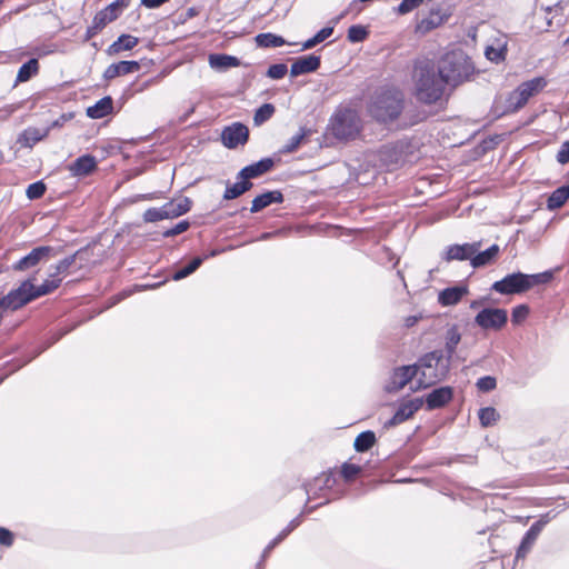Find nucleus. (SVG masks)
Listing matches in <instances>:
<instances>
[{
    "label": "nucleus",
    "mask_w": 569,
    "mask_h": 569,
    "mask_svg": "<svg viewBox=\"0 0 569 569\" xmlns=\"http://www.w3.org/2000/svg\"><path fill=\"white\" fill-rule=\"evenodd\" d=\"M441 360V353L438 351L426 355L418 366H406L397 369L391 378L390 390L402 389L413 377L419 375V387H428L441 380L447 368L442 367L438 370L436 367Z\"/></svg>",
    "instance_id": "nucleus-1"
},
{
    "label": "nucleus",
    "mask_w": 569,
    "mask_h": 569,
    "mask_svg": "<svg viewBox=\"0 0 569 569\" xmlns=\"http://www.w3.org/2000/svg\"><path fill=\"white\" fill-rule=\"evenodd\" d=\"M413 92L425 103L438 101L447 84L439 68L428 59L418 60L412 72Z\"/></svg>",
    "instance_id": "nucleus-2"
},
{
    "label": "nucleus",
    "mask_w": 569,
    "mask_h": 569,
    "mask_svg": "<svg viewBox=\"0 0 569 569\" xmlns=\"http://www.w3.org/2000/svg\"><path fill=\"white\" fill-rule=\"evenodd\" d=\"M547 81L542 77H537L520 83L508 97H498L493 104V110L498 116L512 113L526 106L528 100L538 94Z\"/></svg>",
    "instance_id": "nucleus-3"
},
{
    "label": "nucleus",
    "mask_w": 569,
    "mask_h": 569,
    "mask_svg": "<svg viewBox=\"0 0 569 569\" xmlns=\"http://www.w3.org/2000/svg\"><path fill=\"white\" fill-rule=\"evenodd\" d=\"M551 277L552 274L550 272L535 274L515 272L506 276L499 281H496L492 284V290L501 295H519L538 284L549 282Z\"/></svg>",
    "instance_id": "nucleus-4"
},
{
    "label": "nucleus",
    "mask_w": 569,
    "mask_h": 569,
    "mask_svg": "<svg viewBox=\"0 0 569 569\" xmlns=\"http://www.w3.org/2000/svg\"><path fill=\"white\" fill-rule=\"evenodd\" d=\"M402 110V97L399 91H385L375 97L369 112L380 122L395 120Z\"/></svg>",
    "instance_id": "nucleus-5"
},
{
    "label": "nucleus",
    "mask_w": 569,
    "mask_h": 569,
    "mask_svg": "<svg viewBox=\"0 0 569 569\" xmlns=\"http://www.w3.org/2000/svg\"><path fill=\"white\" fill-rule=\"evenodd\" d=\"M438 68L446 83L452 86L466 80L472 72L471 62L462 52L446 54Z\"/></svg>",
    "instance_id": "nucleus-6"
},
{
    "label": "nucleus",
    "mask_w": 569,
    "mask_h": 569,
    "mask_svg": "<svg viewBox=\"0 0 569 569\" xmlns=\"http://www.w3.org/2000/svg\"><path fill=\"white\" fill-rule=\"evenodd\" d=\"M361 128L358 113L349 108L338 109L330 123L332 134L340 140L356 138Z\"/></svg>",
    "instance_id": "nucleus-7"
},
{
    "label": "nucleus",
    "mask_w": 569,
    "mask_h": 569,
    "mask_svg": "<svg viewBox=\"0 0 569 569\" xmlns=\"http://www.w3.org/2000/svg\"><path fill=\"white\" fill-rule=\"evenodd\" d=\"M33 299H36L34 284L29 279L0 299V313L4 310H17Z\"/></svg>",
    "instance_id": "nucleus-8"
},
{
    "label": "nucleus",
    "mask_w": 569,
    "mask_h": 569,
    "mask_svg": "<svg viewBox=\"0 0 569 569\" xmlns=\"http://www.w3.org/2000/svg\"><path fill=\"white\" fill-rule=\"evenodd\" d=\"M508 321V313L500 308H485L475 318V322L485 330H500Z\"/></svg>",
    "instance_id": "nucleus-9"
},
{
    "label": "nucleus",
    "mask_w": 569,
    "mask_h": 569,
    "mask_svg": "<svg viewBox=\"0 0 569 569\" xmlns=\"http://www.w3.org/2000/svg\"><path fill=\"white\" fill-rule=\"evenodd\" d=\"M249 137L248 128L240 123L234 122L229 127H226L221 133V140L224 147L229 149L237 148L240 144H244Z\"/></svg>",
    "instance_id": "nucleus-10"
},
{
    "label": "nucleus",
    "mask_w": 569,
    "mask_h": 569,
    "mask_svg": "<svg viewBox=\"0 0 569 569\" xmlns=\"http://www.w3.org/2000/svg\"><path fill=\"white\" fill-rule=\"evenodd\" d=\"M549 515H545L530 527L517 551V558H522L526 556L541 532L542 528L549 522Z\"/></svg>",
    "instance_id": "nucleus-11"
},
{
    "label": "nucleus",
    "mask_w": 569,
    "mask_h": 569,
    "mask_svg": "<svg viewBox=\"0 0 569 569\" xmlns=\"http://www.w3.org/2000/svg\"><path fill=\"white\" fill-rule=\"evenodd\" d=\"M480 242L453 244L447 248L445 252V260H467L478 252L480 249Z\"/></svg>",
    "instance_id": "nucleus-12"
},
{
    "label": "nucleus",
    "mask_w": 569,
    "mask_h": 569,
    "mask_svg": "<svg viewBox=\"0 0 569 569\" xmlns=\"http://www.w3.org/2000/svg\"><path fill=\"white\" fill-rule=\"evenodd\" d=\"M422 403L423 400L419 398L402 403L386 426L392 427L408 420L421 408Z\"/></svg>",
    "instance_id": "nucleus-13"
},
{
    "label": "nucleus",
    "mask_w": 569,
    "mask_h": 569,
    "mask_svg": "<svg viewBox=\"0 0 569 569\" xmlns=\"http://www.w3.org/2000/svg\"><path fill=\"white\" fill-rule=\"evenodd\" d=\"M448 16L442 12L440 8H433L430 10L428 17L421 19L416 27L417 32L428 33L431 30L441 26Z\"/></svg>",
    "instance_id": "nucleus-14"
},
{
    "label": "nucleus",
    "mask_w": 569,
    "mask_h": 569,
    "mask_svg": "<svg viewBox=\"0 0 569 569\" xmlns=\"http://www.w3.org/2000/svg\"><path fill=\"white\" fill-rule=\"evenodd\" d=\"M51 252L50 247L34 248L29 254L20 259L14 266V270L23 271L37 266L41 260L46 259Z\"/></svg>",
    "instance_id": "nucleus-15"
},
{
    "label": "nucleus",
    "mask_w": 569,
    "mask_h": 569,
    "mask_svg": "<svg viewBox=\"0 0 569 569\" xmlns=\"http://www.w3.org/2000/svg\"><path fill=\"white\" fill-rule=\"evenodd\" d=\"M320 66V58L313 54L305 56L297 59L290 68L292 77L316 71Z\"/></svg>",
    "instance_id": "nucleus-16"
},
{
    "label": "nucleus",
    "mask_w": 569,
    "mask_h": 569,
    "mask_svg": "<svg viewBox=\"0 0 569 569\" xmlns=\"http://www.w3.org/2000/svg\"><path fill=\"white\" fill-rule=\"evenodd\" d=\"M140 69L138 61H120L110 64L103 73L106 80H111L120 76L133 73Z\"/></svg>",
    "instance_id": "nucleus-17"
},
{
    "label": "nucleus",
    "mask_w": 569,
    "mask_h": 569,
    "mask_svg": "<svg viewBox=\"0 0 569 569\" xmlns=\"http://www.w3.org/2000/svg\"><path fill=\"white\" fill-rule=\"evenodd\" d=\"M68 266H69V262L61 261L56 267V272L52 273L49 279L44 280L43 283L39 287L34 286L36 298L48 295V293L52 292L54 289H57L61 282V279L57 278V276L60 272L64 271L68 268Z\"/></svg>",
    "instance_id": "nucleus-18"
},
{
    "label": "nucleus",
    "mask_w": 569,
    "mask_h": 569,
    "mask_svg": "<svg viewBox=\"0 0 569 569\" xmlns=\"http://www.w3.org/2000/svg\"><path fill=\"white\" fill-rule=\"evenodd\" d=\"M466 295H468V288L466 286L450 287L439 292L438 301L443 307L455 306Z\"/></svg>",
    "instance_id": "nucleus-19"
},
{
    "label": "nucleus",
    "mask_w": 569,
    "mask_h": 569,
    "mask_svg": "<svg viewBox=\"0 0 569 569\" xmlns=\"http://www.w3.org/2000/svg\"><path fill=\"white\" fill-rule=\"evenodd\" d=\"M96 167L97 161L94 157L84 154L69 166V171L73 177H84L91 173Z\"/></svg>",
    "instance_id": "nucleus-20"
},
{
    "label": "nucleus",
    "mask_w": 569,
    "mask_h": 569,
    "mask_svg": "<svg viewBox=\"0 0 569 569\" xmlns=\"http://www.w3.org/2000/svg\"><path fill=\"white\" fill-rule=\"evenodd\" d=\"M452 398V389L450 387H441L432 390L426 397L428 409H436L445 406Z\"/></svg>",
    "instance_id": "nucleus-21"
},
{
    "label": "nucleus",
    "mask_w": 569,
    "mask_h": 569,
    "mask_svg": "<svg viewBox=\"0 0 569 569\" xmlns=\"http://www.w3.org/2000/svg\"><path fill=\"white\" fill-rule=\"evenodd\" d=\"M168 214L167 219L178 218L191 209V200L187 197L173 199L162 206Z\"/></svg>",
    "instance_id": "nucleus-22"
},
{
    "label": "nucleus",
    "mask_w": 569,
    "mask_h": 569,
    "mask_svg": "<svg viewBox=\"0 0 569 569\" xmlns=\"http://www.w3.org/2000/svg\"><path fill=\"white\" fill-rule=\"evenodd\" d=\"M139 43L137 37L130 34H121L112 44L107 49L110 57L117 56L122 51L131 50Z\"/></svg>",
    "instance_id": "nucleus-23"
},
{
    "label": "nucleus",
    "mask_w": 569,
    "mask_h": 569,
    "mask_svg": "<svg viewBox=\"0 0 569 569\" xmlns=\"http://www.w3.org/2000/svg\"><path fill=\"white\" fill-rule=\"evenodd\" d=\"M272 160L264 159L257 163L244 167L238 174L239 179L249 180L251 178H256L267 171H269L272 167Z\"/></svg>",
    "instance_id": "nucleus-24"
},
{
    "label": "nucleus",
    "mask_w": 569,
    "mask_h": 569,
    "mask_svg": "<svg viewBox=\"0 0 569 569\" xmlns=\"http://www.w3.org/2000/svg\"><path fill=\"white\" fill-rule=\"evenodd\" d=\"M119 16V2H113L99 11L94 18L93 22L96 23V28L103 29L108 23L116 20Z\"/></svg>",
    "instance_id": "nucleus-25"
},
{
    "label": "nucleus",
    "mask_w": 569,
    "mask_h": 569,
    "mask_svg": "<svg viewBox=\"0 0 569 569\" xmlns=\"http://www.w3.org/2000/svg\"><path fill=\"white\" fill-rule=\"evenodd\" d=\"M240 64L238 58L228 54L213 53L209 56V66L218 71H224Z\"/></svg>",
    "instance_id": "nucleus-26"
},
{
    "label": "nucleus",
    "mask_w": 569,
    "mask_h": 569,
    "mask_svg": "<svg viewBox=\"0 0 569 569\" xmlns=\"http://www.w3.org/2000/svg\"><path fill=\"white\" fill-rule=\"evenodd\" d=\"M282 201V193L280 191H268L252 200L251 212H258L271 203Z\"/></svg>",
    "instance_id": "nucleus-27"
},
{
    "label": "nucleus",
    "mask_w": 569,
    "mask_h": 569,
    "mask_svg": "<svg viewBox=\"0 0 569 569\" xmlns=\"http://www.w3.org/2000/svg\"><path fill=\"white\" fill-rule=\"evenodd\" d=\"M112 108V99L104 97L87 109V116L91 119H100L110 114Z\"/></svg>",
    "instance_id": "nucleus-28"
},
{
    "label": "nucleus",
    "mask_w": 569,
    "mask_h": 569,
    "mask_svg": "<svg viewBox=\"0 0 569 569\" xmlns=\"http://www.w3.org/2000/svg\"><path fill=\"white\" fill-rule=\"evenodd\" d=\"M499 253V247L497 244H492L490 248L482 252H477L471 257V266L473 268H479L490 263Z\"/></svg>",
    "instance_id": "nucleus-29"
},
{
    "label": "nucleus",
    "mask_w": 569,
    "mask_h": 569,
    "mask_svg": "<svg viewBox=\"0 0 569 569\" xmlns=\"http://www.w3.org/2000/svg\"><path fill=\"white\" fill-rule=\"evenodd\" d=\"M39 72V62L37 59H30L23 63L17 73L16 83H22L29 81L32 77Z\"/></svg>",
    "instance_id": "nucleus-30"
},
{
    "label": "nucleus",
    "mask_w": 569,
    "mask_h": 569,
    "mask_svg": "<svg viewBox=\"0 0 569 569\" xmlns=\"http://www.w3.org/2000/svg\"><path fill=\"white\" fill-rule=\"evenodd\" d=\"M569 199V186H562L556 189L547 201V207L550 210L558 209L562 207L566 201Z\"/></svg>",
    "instance_id": "nucleus-31"
},
{
    "label": "nucleus",
    "mask_w": 569,
    "mask_h": 569,
    "mask_svg": "<svg viewBox=\"0 0 569 569\" xmlns=\"http://www.w3.org/2000/svg\"><path fill=\"white\" fill-rule=\"evenodd\" d=\"M461 340V335L457 326L449 328L445 336V348L448 357L451 358L456 351L457 346Z\"/></svg>",
    "instance_id": "nucleus-32"
},
{
    "label": "nucleus",
    "mask_w": 569,
    "mask_h": 569,
    "mask_svg": "<svg viewBox=\"0 0 569 569\" xmlns=\"http://www.w3.org/2000/svg\"><path fill=\"white\" fill-rule=\"evenodd\" d=\"M506 53H507V42L506 41L499 42L497 46H493V44L488 46L485 51L487 59L492 62H496V63L503 61L506 58Z\"/></svg>",
    "instance_id": "nucleus-33"
},
{
    "label": "nucleus",
    "mask_w": 569,
    "mask_h": 569,
    "mask_svg": "<svg viewBox=\"0 0 569 569\" xmlns=\"http://www.w3.org/2000/svg\"><path fill=\"white\" fill-rule=\"evenodd\" d=\"M251 186V182L240 179V181L236 182L234 184L227 187L223 198L226 200L236 199L249 190Z\"/></svg>",
    "instance_id": "nucleus-34"
},
{
    "label": "nucleus",
    "mask_w": 569,
    "mask_h": 569,
    "mask_svg": "<svg viewBox=\"0 0 569 569\" xmlns=\"http://www.w3.org/2000/svg\"><path fill=\"white\" fill-rule=\"evenodd\" d=\"M376 442V436L372 431L361 432L355 440V449L359 452L369 450Z\"/></svg>",
    "instance_id": "nucleus-35"
},
{
    "label": "nucleus",
    "mask_w": 569,
    "mask_h": 569,
    "mask_svg": "<svg viewBox=\"0 0 569 569\" xmlns=\"http://www.w3.org/2000/svg\"><path fill=\"white\" fill-rule=\"evenodd\" d=\"M256 43L259 47L269 48V47H281L286 43L283 38L276 36L273 33H260L256 37Z\"/></svg>",
    "instance_id": "nucleus-36"
},
{
    "label": "nucleus",
    "mask_w": 569,
    "mask_h": 569,
    "mask_svg": "<svg viewBox=\"0 0 569 569\" xmlns=\"http://www.w3.org/2000/svg\"><path fill=\"white\" fill-rule=\"evenodd\" d=\"M479 419L482 427H489L497 422L499 413L492 407H486L479 410Z\"/></svg>",
    "instance_id": "nucleus-37"
},
{
    "label": "nucleus",
    "mask_w": 569,
    "mask_h": 569,
    "mask_svg": "<svg viewBox=\"0 0 569 569\" xmlns=\"http://www.w3.org/2000/svg\"><path fill=\"white\" fill-rule=\"evenodd\" d=\"M274 112V107L271 103L262 104L254 113L253 121L257 126H260L264 121L271 118Z\"/></svg>",
    "instance_id": "nucleus-38"
},
{
    "label": "nucleus",
    "mask_w": 569,
    "mask_h": 569,
    "mask_svg": "<svg viewBox=\"0 0 569 569\" xmlns=\"http://www.w3.org/2000/svg\"><path fill=\"white\" fill-rule=\"evenodd\" d=\"M368 37V30L366 27L360 24L351 26L348 29V40L350 42H361Z\"/></svg>",
    "instance_id": "nucleus-39"
},
{
    "label": "nucleus",
    "mask_w": 569,
    "mask_h": 569,
    "mask_svg": "<svg viewBox=\"0 0 569 569\" xmlns=\"http://www.w3.org/2000/svg\"><path fill=\"white\" fill-rule=\"evenodd\" d=\"M42 137L43 136L39 132V130L29 129L21 134L19 142L24 147H32L34 143L40 141Z\"/></svg>",
    "instance_id": "nucleus-40"
},
{
    "label": "nucleus",
    "mask_w": 569,
    "mask_h": 569,
    "mask_svg": "<svg viewBox=\"0 0 569 569\" xmlns=\"http://www.w3.org/2000/svg\"><path fill=\"white\" fill-rule=\"evenodd\" d=\"M168 214L163 207L160 208H150L144 211L143 219L146 222H157L163 219H167Z\"/></svg>",
    "instance_id": "nucleus-41"
},
{
    "label": "nucleus",
    "mask_w": 569,
    "mask_h": 569,
    "mask_svg": "<svg viewBox=\"0 0 569 569\" xmlns=\"http://www.w3.org/2000/svg\"><path fill=\"white\" fill-rule=\"evenodd\" d=\"M529 315V307L527 305H519L512 309L511 320L515 325H520Z\"/></svg>",
    "instance_id": "nucleus-42"
},
{
    "label": "nucleus",
    "mask_w": 569,
    "mask_h": 569,
    "mask_svg": "<svg viewBox=\"0 0 569 569\" xmlns=\"http://www.w3.org/2000/svg\"><path fill=\"white\" fill-rule=\"evenodd\" d=\"M425 0H402V2L397 8V12L399 14H407L415 9L419 8Z\"/></svg>",
    "instance_id": "nucleus-43"
},
{
    "label": "nucleus",
    "mask_w": 569,
    "mask_h": 569,
    "mask_svg": "<svg viewBox=\"0 0 569 569\" xmlns=\"http://www.w3.org/2000/svg\"><path fill=\"white\" fill-rule=\"evenodd\" d=\"M288 68L283 63H277L269 67L267 74L271 79H281L286 76Z\"/></svg>",
    "instance_id": "nucleus-44"
},
{
    "label": "nucleus",
    "mask_w": 569,
    "mask_h": 569,
    "mask_svg": "<svg viewBox=\"0 0 569 569\" xmlns=\"http://www.w3.org/2000/svg\"><path fill=\"white\" fill-rule=\"evenodd\" d=\"M44 191L46 186L42 182H34L27 188L26 193L29 199H38L44 193Z\"/></svg>",
    "instance_id": "nucleus-45"
},
{
    "label": "nucleus",
    "mask_w": 569,
    "mask_h": 569,
    "mask_svg": "<svg viewBox=\"0 0 569 569\" xmlns=\"http://www.w3.org/2000/svg\"><path fill=\"white\" fill-rule=\"evenodd\" d=\"M496 386H497L496 378H493L491 376L482 377V378L478 379V381H477L478 389L481 391H485V392L493 390L496 388Z\"/></svg>",
    "instance_id": "nucleus-46"
},
{
    "label": "nucleus",
    "mask_w": 569,
    "mask_h": 569,
    "mask_svg": "<svg viewBox=\"0 0 569 569\" xmlns=\"http://www.w3.org/2000/svg\"><path fill=\"white\" fill-rule=\"evenodd\" d=\"M306 137V131L303 129L300 130L297 134L291 137L288 144L284 147L286 152H292L295 151L302 142V140Z\"/></svg>",
    "instance_id": "nucleus-47"
},
{
    "label": "nucleus",
    "mask_w": 569,
    "mask_h": 569,
    "mask_svg": "<svg viewBox=\"0 0 569 569\" xmlns=\"http://www.w3.org/2000/svg\"><path fill=\"white\" fill-rule=\"evenodd\" d=\"M360 472V467L352 463H345L341 469V473L345 479L351 480Z\"/></svg>",
    "instance_id": "nucleus-48"
},
{
    "label": "nucleus",
    "mask_w": 569,
    "mask_h": 569,
    "mask_svg": "<svg viewBox=\"0 0 569 569\" xmlns=\"http://www.w3.org/2000/svg\"><path fill=\"white\" fill-rule=\"evenodd\" d=\"M189 222L188 221H180L179 223H177L173 228L171 229H168L163 232V236L164 237H173L176 234H180L184 231L188 230L189 228Z\"/></svg>",
    "instance_id": "nucleus-49"
},
{
    "label": "nucleus",
    "mask_w": 569,
    "mask_h": 569,
    "mask_svg": "<svg viewBox=\"0 0 569 569\" xmlns=\"http://www.w3.org/2000/svg\"><path fill=\"white\" fill-rule=\"evenodd\" d=\"M557 161L561 164L569 162V141H566L561 144L557 153Z\"/></svg>",
    "instance_id": "nucleus-50"
},
{
    "label": "nucleus",
    "mask_w": 569,
    "mask_h": 569,
    "mask_svg": "<svg viewBox=\"0 0 569 569\" xmlns=\"http://www.w3.org/2000/svg\"><path fill=\"white\" fill-rule=\"evenodd\" d=\"M12 541H13L12 533L4 528H0V545L11 546Z\"/></svg>",
    "instance_id": "nucleus-51"
},
{
    "label": "nucleus",
    "mask_w": 569,
    "mask_h": 569,
    "mask_svg": "<svg viewBox=\"0 0 569 569\" xmlns=\"http://www.w3.org/2000/svg\"><path fill=\"white\" fill-rule=\"evenodd\" d=\"M332 32H333V28L332 27L322 28L316 34V41H318L319 43L322 42L323 40L329 38L332 34Z\"/></svg>",
    "instance_id": "nucleus-52"
},
{
    "label": "nucleus",
    "mask_w": 569,
    "mask_h": 569,
    "mask_svg": "<svg viewBox=\"0 0 569 569\" xmlns=\"http://www.w3.org/2000/svg\"><path fill=\"white\" fill-rule=\"evenodd\" d=\"M168 1L169 0H141V4L147 8H158Z\"/></svg>",
    "instance_id": "nucleus-53"
},
{
    "label": "nucleus",
    "mask_w": 569,
    "mask_h": 569,
    "mask_svg": "<svg viewBox=\"0 0 569 569\" xmlns=\"http://www.w3.org/2000/svg\"><path fill=\"white\" fill-rule=\"evenodd\" d=\"M201 263H202V259L201 258H194L192 261H190L186 266V268H187L188 272L191 274L192 272H194L200 267Z\"/></svg>",
    "instance_id": "nucleus-54"
},
{
    "label": "nucleus",
    "mask_w": 569,
    "mask_h": 569,
    "mask_svg": "<svg viewBox=\"0 0 569 569\" xmlns=\"http://www.w3.org/2000/svg\"><path fill=\"white\" fill-rule=\"evenodd\" d=\"M100 30V28H96V23L92 21V24L87 29L86 40H89L92 37H94Z\"/></svg>",
    "instance_id": "nucleus-55"
},
{
    "label": "nucleus",
    "mask_w": 569,
    "mask_h": 569,
    "mask_svg": "<svg viewBox=\"0 0 569 569\" xmlns=\"http://www.w3.org/2000/svg\"><path fill=\"white\" fill-rule=\"evenodd\" d=\"M190 273L188 272L187 268L183 267L181 268L180 270L176 271L174 274H173V279L174 280H181L186 277H188Z\"/></svg>",
    "instance_id": "nucleus-56"
},
{
    "label": "nucleus",
    "mask_w": 569,
    "mask_h": 569,
    "mask_svg": "<svg viewBox=\"0 0 569 569\" xmlns=\"http://www.w3.org/2000/svg\"><path fill=\"white\" fill-rule=\"evenodd\" d=\"M420 317L418 316H410L405 319V325L407 327H412L419 321Z\"/></svg>",
    "instance_id": "nucleus-57"
},
{
    "label": "nucleus",
    "mask_w": 569,
    "mask_h": 569,
    "mask_svg": "<svg viewBox=\"0 0 569 569\" xmlns=\"http://www.w3.org/2000/svg\"><path fill=\"white\" fill-rule=\"evenodd\" d=\"M319 42L316 41V36L309 40H307L305 43H303V49H310L312 47H315L316 44H318Z\"/></svg>",
    "instance_id": "nucleus-58"
},
{
    "label": "nucleus",
    "mask_w": 569,
    "mask_h": 569,
    "mask_svg": "<svg viewBox=\"0 0 569 569\" xmlns=\"http://www.w3.org/2000/svg\"><path fill=\"white\" fill-rule=\"evenodd\" d=\"M479 305H480L479 301H472L470 305V308L476 309L479 307Z\"/></svg>",
    "instance_id": "nucleus-59"
},
{
    "label": "nucleus",
    "mask_w": 569,
    "mask_h": 569,
    "mask_svg": "<svg viewBox=\"0 0 569 569\" xmlns=\"http://www.w3.org/2000/svg\"><path fill=\"white\" fill-rule=\"evenodd\" d=\"M69 119H71V114H69V116L63 114V116L61 117V121H62V122H63V121H67V120H69Z\"/></svg>",
    "instance_id": "nucleus-60"
},
{
    "label": "nucleus",
    "mask_w": 569,
    "mask_h": 569,
    "mask_svg": "<svg viewBox=\"0 0 569 569\" xmlns=\"http://www.w3.org/2000/svg\"><path fill=\"white\" fill-rule=\"evenodd\" d=\"M53 124L59 126V124H61V121L57 120Z\"/></svg>",
    "instance_id": "nucleus-61"
},
{
    "label": "nucleus",
    "mask_w": 569,
    "mask_h": 569,
    "mask_svg": "<svg viewBox=\"0 0 569 569\" xmlns=\"http://www.w3.org/2000/svg\"><path fill=\"white\" fill-rule=\"evenodd\" d=\"M566 43H569V36H568V39L566 40Z\"/></svg>",
    "instance_id": "nucleus-62"
},
{
    "label": "nucleus",
    "mask_w": 569,
    "mask_h": 569,
    "mask_svg": "<svg viewBox=\"0 0 569 569\" xmlns=\"http://www.w3.org/2000/svg\"><path fill=\"white\" fill-rule=\"evenodd\" d=\"M3 1H4V0H0V6L2 4V2H3Z\"/></svg>",
    "instance_id": "nucleus-63"
}]
</instances>
